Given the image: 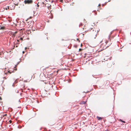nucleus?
<instances>
[{"instance_id":"obj_1","label":"nucleus","mask_w":131,"mask_h":131,"mask_svg":"<svg viewBox=\"0 0 131 131\" xmlns=\"http://www.w3.org/2000/svg\"><path fill=\"white\" fill-rule=\"evenodd\" d=\"M99 31V30L97 29L94 28L93 29L91 33V36L92 38L94 39L96 38Z\"/></svg>"},{"instance_id":"obj_2","label":"nucleus","mask_w":131,"mask_h":131,"mask_svg":"<svg viewBox=\"0 0 131 131\" xmlns=\"http://www.w3.org/2000/svg\"><path fill=\"white\" fill-rule=\"evenodd\" d=\"M108 41H106L104 43H103L101 46V47H102L103 50L106 49L110 45V43L108 44Z\"/></svg>"},{"instance_id":"obj_3","label":"nucleus","mask_w":131,"mask_h":131,"mask_svg":"<svg viewBox=\"0 0 131 131\" xmlns=\"http://www.w3.org/2000/svg\"><path fill=\"white\" fill-rule=\"evenodd\" d=\"M33 1L32 0H25L24 1L25 4H30L32 3Z\"/></svg>"},{"instance_id":"obj_4","label":"nucleus","mask_w":131,"mask_h":131,"mask_svg":"<svg viewBox=\"0 0 131 131\" xmlns=\"http://www.w3.org/2000/svg\"><path fill=\"white\" fill-rule=\"evenodd\" d=\"M17 33V31H16L15 32L12 34V37H13V38H14L15 36L16 35V34Z\"/></svg>"},{"instance_id":"obj_5","label":"nucleus","mask_w":131,"mask_h":131,"mask_svg":"<svg viewBox=\"0 0 131 131\" xmlns=\"http://www.w3.org/2000/svg\"><path fill=\"white\" fill-rule=\"evenodd\" d=\"M97 118L98 120H101L102 119V118L98 116H97Z\"/></svg>"},{"instance_id":"obj_6","label":"nucleus","mask_w":131,"mask_h":131,"mask_svg":"<svg viewBox=\"0 0 131 131\" xmlns=\"http://www.w3.org/2000/svg\"><path fill=\"white\" fill-rule=\"evenodd\" d=\"M86 102L84 101L81 102V104H85Z\"/></svg>"},{"instance_id":"obj_7","label":"nucleus","mask_w":131,"mask_h":131,"mask_svg":"<svg viewBox=\"0 0 131 131\" xmlns=\"http://www.w3.org/2000/svg\"><path fill=\"white\" fill-rule=\"evenodd\" d=\"M15 70V71H16V70H17V68L16 67H15L14 68V70Z\"/></svg>"},{"instance_id":"obj_8","label":"nucleus","mask_w":131,"mask_h":131,"mask_svg":"<svg viewBox=\"0 0 131 131\" xmlns=\"http://www.w3.org/2000/svg\"><path fill=\"white\" fill-rule=\"evenodd\" d=\"M18 82V80H16L14 82V83H17V82Z\"/></svg>"},{"instance_id":"obj_9","label":"nucleus","mask_w":131,"mask_h":131,"mask_svg":"<svg viewBox=\"0 0 131 131\" xmlns=\"http://www.w3.org/2000/svg\"><path fill=\"white\" fill-rule=\"evenodd\" d=\"M5 28V27H1V29H4Z\"/></svg>"},{"instance_id":"obj_10","label":"nucleus","mask_w":131,"mask_h":131,"mask_svg":"<svg viewBox=\"0 0 131 131\" xmlns=\"http://www.w3.org/2000/svg\"><path fill=\"white\" fill-rule=\"evenodd\" d=\"M7 115V114H4V115H3V117L5 116H6Z\"/></svg>"},{"instance_id":"obj_11","label":"nucleus","mask_w":131,"mask_h":131,"mask_svg":"<svg viewBox=\"0 0 131 131\" xmlns=\"http://www.w3.org/2000/svg\"><path fill=\"white\" fill-rule=\"evenodd\" d=\"M120 121H121V122H123L124 123H125V121H122V120L121 119H120Z\"/></svg>"},{"instance_id":"obj_12","label":"nucleus","mask_w":131,"mask_h":131,"mask_svg":"<svg viewBox=\"0 0 131 131\" xmlns=\"http://www.w3.org/2000/svg\"><path fill=\"white\" fill-rule=\"evenodd\" d=\"M19 40H23V39L21 37V38H20V39H19Z\"/></svg>"},{"instance_id":"obj_13","label":"nucleus","mask_w":131,"mask_h":131,"mask_svg":"<svg viewBox=\"0 0 131 131\" xmlns=\"http://www.w3.org/2000/svg\"><path fill=\"white\" fill-rule=\"evenodd\" d=\"M14 72V71H13L12 72H10V71H8V72H9L10 74H11V73L12 72Z\"/></svg>"},{"instance_id":"obj_14","label":"nucleus","mask_w":131,"mask_h":131,"mask_svg":"<svg viewBox=\"0 0 131 131\" xmlns=\"http://www.w3.org/2000/svg\"><path fill=\"white\" fill-rule=\"evenodd\" d=\"M82 50V49L81 48L79 49V51H81Z\"/></svg>"},{"instance_id":"obj_15","label":"nucleus","mask_w":131,"mask_h":131,"mask_svg":"<svg viewBox=\"0 0 131 131\" xmlns=\"http://www.w3.org/2000/svg\"><path fill=\"white\" fill-rule=\"evenodd\" d=\"M9 122L10 123H12V121L11 120H10L9 121Z\"/></svg>"},{"instance_id":"obj_16","label":"nucleus","mask_w":131,"mask_h":131,"mask_svg":"<svg viewBox=\"0 0 131 131\" xmlns=\"http://www.w3.org/2000/svg\"><path fill=\"white\" fill-rule=\"evenodd\" d=\"M2 99V98L1 97H0V100H1Z\"/></svg>"},{"instance_id":"obj_17","label":"nucleus","mask_w":131,"mask_h":131,"mask_svg":"<svg viewBox=\"0 0 131 131\" xmlns=\"http://www.w3.org/2000/svg\"><path fill=\"white\" fill-rule=\"evenodd\" d=\"M19 40H17V41L18 42H19Z\"/></svg>"},{"instance_id":"obj_18","label":"nucleus","mask_w":131,"mask_h":131,"mask_svg":"<svg viewBox=\"0 0 131 131\" xmlns=\"http://www.w3.org/2000/svg\"><path fill=\"white\" fill-rule=\"evenodd\" d=\"M99 7H100V6H101V5H100V4H99Z\"/></svg>"},{"instance_id":"obj_19","label":"nucleus","mask_w":131,"mask_h":131,"mask_svg":"<svg viewBox=\"0 0 131 131\" xmlns=\"http://www.w3.org/2000/svg\"><path fill=\"white\" fill-rule=\"evenodd\" d=\"M77 40H78V41H79V42H80V40H79L78 39H77Z\"/></svg>"},{"instance_id":"obj_20","label":"nucleus","mask_w":131,"mask_h":131,"mask_svg":"<svg viewBox=\"0 0 131 131\" xmlns=\"http://www.w3.org/2000/svg\"><path fill=\"white\" fill-rule=\"evenodd\" d=\"M4 78H5V79H7L5 77H4Z\"/></svg>"},{"instance_id":"obj_21","label":"nucleus","mask_w":131,"mask_h":131,"mask_svg":"<svg viewBox=\"0 0 131 131\" xmlns=\"http://www.w3.org/2000/svg\"><path fill=\"white\" fill-rule=\"evenodd\" d=\"M80 25L81 26H82V24H81Z\"/></svg>"},{"instance_id":"obj_22","label":"nucleus","mask_w":131,"mask_h":131,"mask_svg":"<svg viewBox=\"0 0 131 131\" xmlns=\"http://www.w3.org/2000/svg\"><path fill=\"white\" fill-rule=\"evenodd\" d=\"M37 5L38 7L39 6V5L38 4H37Z\"/></svg>"},{"instance_id":"obj_23","label":"nucleus","mask_w":131,"mask_h":131,"mask_svg":"<svg viewBox=\"0 0 131 131\" xmlns=\"http://www.w3.org/2000/svg\"><path fill=\"white\" fill-rule=\"evenodd\" d=\"M62 1H63L62 0H61L60 1L62 2Z\"/></svg>"},{"instance_id":"obj_24","label":"nucleus","mask_w":131,"mask_h":131,"mask_svg":"<svg viewBox=\"0 0 131 131\" xmlns=\"http://www.w3.org/2000/svg\"><path fill=\"white\" fill-rule=\"evenodd\" d=\"M24 53V51H23V53Z\"/></svg>"},{"instance_id":"obj_25","label":"nucleus","mask_w":131,"mask_h":131,"mask_svg":"<svg viewBox=\"0 0 131 131\" xmlns=\"http://www.w3.org/2000/svg\"><path fill=\"white\" fill-rule=\"evenodd\" d=\"M105 131H108V130H105Z\"/></svg>"},{"instance_id":"obj_26","label":"nucleus","mask_w":131,"mask_h":131,"mask_svg":"<svg viewBox=\"0 0 131 131\" xmlns=\"http://www.w3.org/2000/svg\"><path fill=\"white\" fill-rule=\"evenodd\" d=\"M82 44H81V46H82Z\"/></svg>"},{"instance_id":"obj_27","label":"nucleus","mask_w":131,"mask_h":131,"mask_svg":"<svg viewBox=\"0 0 131 131\" xmlns=\"http://www.w3.org/2000/svg\"><path fill=\"white\" fill-rule=\"evenodd\" d=\"M82 44H81V46H82Z\"/></svg>"}]
</instances>
